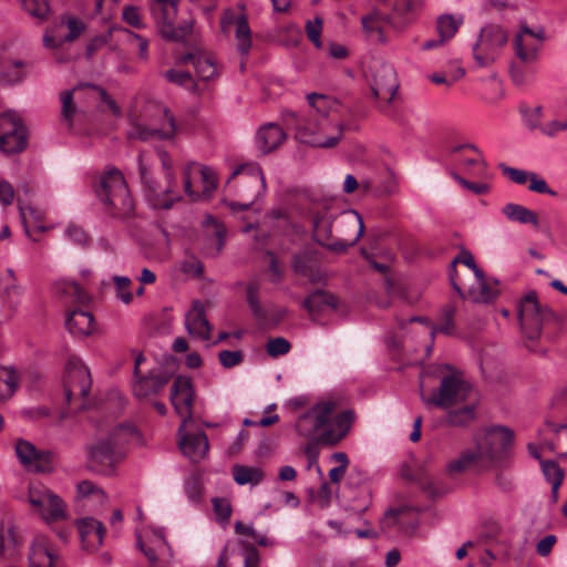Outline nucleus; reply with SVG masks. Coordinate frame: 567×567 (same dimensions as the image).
I'll return each mask as SVG.
<instances>
[{
  "label": "nucleus",
  "instance_id": "nucleus-12",
  "mask_svg": "<svg viewBox=\"0 0 567 567\" xmlns=\"http://www.w3.org/2000/svg\"><path fill=\"white\" fill-rule=\"evenodd\" d=\"M184 190L192 200L202 195L209 196L217 187L215 171L196 162H188L183 168Z\"/></svg>",
  "mask_w": 567,
  "mask_h": 567
},
{
  "label": "nucleus",
  "instance_id": "nucleus-10",
  "mask_svg": "<svg viewBox=\"0 0 567 567\" xmlns=\"http://www.w3.org/2000/svg\"><path fill=\"white\" fill-rule=\"evenodd\" d=\"M28 501L47 523L66 518V505L63 499L41 483H32L29 486Z\"/></svg>",
  "mask_w": 567,
  "mask_h": 567
},
{
  "label": "nucleus",
  "instance_id": "nucleus-34",
  "mask_svg": "<svg viewBox=\"0 0 567 567\" xmlns=\"http://www.w3.org/2000/svg\"><path fill=\"white\" fill-rule=\"evenodd\" d=\"M128 189L121 171L116 168H109L100 178L96 195L101 203L106 200V197H112L120 193V189Z\"/></svg>",
  "mask_w": 567,
  "mask_h": 567
},
{
  "label": "nucleus",
  "instance_id": "nucleus-31",
  "mask_svg": "<svg viewBox=\"0 0 567 567\" xmlns=\"http://www.w3.org/2000/svg\"><path fill=\"white\" fill-rule=\"evenodd\" d=\"M285 140V131L276 123H267L256 133V145L262 154L275 151Z\"/></svg>",
  "mask_w": 567,
  "mask_h": 567
},
{
  "label": "nucleus",
  "instance_id": "nucleus-48",
  "mask_svg": "<svg viewBox=\"0 0 567 567\" xmlns=\"http://www.w3.org/2000/svg\"><path fill=\"white\" fill-rule=\"evenodd\" d=\"M23 65L21 60L6 62L0 69V83L16 84L20 82L24 76Z\"/></svg>",
  "mask_w": 567,
  "mask_h": 567
},
{
  "label": "nucleus",
  "instance_id": "nucleus-49",
  "mask_svg": "<svg viewBox=\"0 0 567 567\" xmlns=\"http://www.w3.org/2000/svg\"><path fill=\"white\" fill-rule=\"evenodd\" d=\"M123 33L125 35L126 44L131 49L136 51L138 59L143 62L148 61V58H150L148 40L128 29H124Z\"/></svg>",
  "mask_w": 567,
  "mask_h": 567
},
{
  "label": "nucleus",
  "instance_id": "nucleus-58",
  "mask_svg": "<svg viewBox=\"0 0 567 567\" xmlns=\"http://www.w3.org/2000/svg\"><path fill=\"white\" fill-rule=\"evenodd\" d=\"M290 348L289 341L282 337L271 338L266 343V351L272 358L287 354Z\"/></svg>",
  "mask_w": 567,
  "mask_h": 567
},
{
  "label": "nucleus",
  "instance_id": "nucleus-20",
  "mask_svg": "<svg viewBox=\"0 0 567 567\" xmlns=\"http://www.w3.org/2000/svg\"><path fill=\"white\" fill-rule=\"evenodd\" d=\"M171 380V374L167 372L151 371L147 375L135 377L133 383V394L140 401H152L157 396Z\"/></svg>",
  "mask_w": 567,
  "mask_h": 567
},
{
  "label": "nucleus",
  "instance_id": "nucleus-11",
  "mask_svg": "<svg viewBox=\"0 0 567 567\" xmlns=\"http://www.w3.org/2000/svg\"><path fill=\"white\" fill-rule=\"evenodd\" d=\"M518 318L526 338L535 340L540 336L544 324L554 319V313L547 307H542L536 292L530 291L520 301Z\"/></svg>",
  "mask_w": 567,
  "mask_h": 567
},
{
  "label": "nucleus",
  "instance_id": "nucleus-7",
  "mask_svg": "<svg viewBox=\"0 0 567 567\" xmlns=\"http://www.w3.org/2000/svg\"><path fill=\"white\" fill-rule=\"evenodd\" d=\"M421 400L426 406H436L441 409H451L454 405L464 403L471 395L472 386L465 381L461 373H452L441 380L437 392L431 395L423 393V386L420 385Z\"/></svg>",
  "mask_w": 567,
  "mask_h": 567
},
{
  "label": "nucleus",
  "instance_id": "nucleus-8",
  "mask_svg": "<svg viewBox=\"0 0 567 567\" xmlns=\"http://www.w3.org/2000/svg\"><path fill=\"white\" fill-rule=\"evenodd\" d=\"M138 169L145 197L150 205L155 209H168L174 203L182 199L177 192V182L169 183L156 181L147 165L144 163L143 154L138 155Z\"/></svg>",
  "mask_w": 567,
  "mask_h": 567
},
{
  "label": "nucleus",
  "instance_id": "nucleus-5",
  "mask_svg": "<svg viewBox=\"0 0 567 567\" xmlns=\"http://www.w3.org/2000/svg\"><path fill=\"white\" fill-rule=\"evenodd\" d=\"M227 186L235 188L236 194L247 200L246 203H230V208L246 210L266 192V179L259 164L246 163L239 165L231 173Z\"/></svg>",
  "mask_w": 567,
  "mask_h": 567
},
{
  "label": "nucleus",
  "instance_id": "nucleus-60",
  "mask_svg": "<svg viewBox=\"0 0 567 567\" xmlns=\"http://www.w3.org/2000/svg\"><path fill=\"white\" fill-rule=\"evenodd\" d=\"M322 25L323 21L321 18L318 17L315 18L313 20H308L306 23L307 37L317 49L322 48V42L320 38L322 32Z\"/></svg>",
  "mask_w": 567,
  "mask_h": 567
},
{
  "label": "nucleus",
  "instance_id": "nucleus-51",
  "mask_svg": "<svg viewBox=\"0 0 567 567\" xmlns=\"http://www.w3.org/2000/svg\"><path fill=\"white\" fill-rule=\"evenodd\" d=\"M167 82L183 86L192 92H195L196 84L192 74L187 71H179L175 69L167 70L161 74Z\"/></svg>",
  "mask_w": 567,
  "mask_h": 567
},
{
  "label": "nucleus",
  "instance_id": "nucleus-44",
  "mask_svg": "<svg viewBox=\"0 0 567 567\" xmlns=\"http://www.w3.org/2000/svg\"><path fill=\"white\" fill-rule=\"evenodd\" d=\"M475 420V404L466 403L460 409H451L446 415V423L451 426L465 427Z\"/></svg>",
  "mask_w": 567,
  "mask_h": 567
},
{
  "label": "nucleus",
  "instance_id": "nucleus-19",
  "mask_svg": "<svg viewBox=\"0 0 567 567\" xmlns=\"http://www.w3.org/2000/svg\"><path fill=\"white\" fill-rule=\"evenodd\" d=\"M544 39L545 34L542 28L534 31L527 25H523L513 42L516 56L524 63L536 61Z\"/></svg>",
  "mask_w": 567,
  "mask_h": 567
},
{
  "label": "nucleus",
  "instance_id": "nucleus-36",
  "mask_svg": "<svg viewBox=\"0 0 567 567\" xmlns=\"http://www.w3.org/2000/svg\"><path fill=\"white\" fill-rule=\"evenodd\" d=\"M231 474L238 485L257 486L265 480V472L260 466L236 464L231 467Z\"/></svg>",
  "mask_w": 567,
  "mask_h": 567
},
{
  "label": "nucleus",
  "instance_id": "nucleus-1",
  "mask_svg": "<svg viewBox=\"0 0 567 567\" xmlns=\"http://www.w3.org/2000/svg\"><path fill=\"white\" fill-rule=\"evenodd\" d=\"M337 402L321 400L301 413L296 422L295 430L303 439L318 444L334 446L350 432L354 421V413L346 410L333 416Z\"/></svg>",
  "mask_w": 567,
  "mask_h": 567
},
{
  "label": "nucleus",
  "instance_id": "nucleus-42",
  "mask_svg": "<svg viewBox=\"0 0 567 567\" xmlns=\"http://www.w3.org/2000/svg\"><path fill=\"white\" fill-rule=\"evenodd\" d=\"M23 292L24 287L18 280L6 281L1 292L4 309L11 313L16 312L20 306Z\"/></svg>",
  "mask_w": 567,
  "mask_h": 567
},
{
  "label": "nucleus",
  "instance_id": "nucleus-29",
  "mask_svg": "<svg viewBox=\"0 0 567 567\" xmlns=\"http://www.w3.org/2000/svg\"><path fill=\"white\" fill-rule=\"evenodd\" d=\"M303 307L310 318L317 321L321 316L333 312L337 309V299L332 293L319 289L311 292L303 300Z\"/></svg>",
  "mask_w": 567,
  "mask_h": 567
},
{
  "label": "nucleus",
  "instance_id": "nucleus-37",
  "mask_svg": "<svg viewBox=\"0 0 567 567\" xmlns=\"http://www.w3.org/2000/svg\"><path fill=\"white\" fill-rule=\"evenodd\" d=\"M19 540L11 522L0 525V558H14L18 554Z\"/></svg>",
  "mask_w": 567,
  "mask_h": 567
},
{
  "label": "nucleus",
  "instance_id": "nucleus-26",
  "mask_svg": "<svg viewBox=\"0 0 567 567\" xmlns=\"http://www.w3.org/2000/svg\"><path fill=\"white\" fill-rule=\"evenodd\" d=\"M185 328L193 338L207 341L210 339L212 327L205 316V307L200 301H194L185 316Z\"/></svg>",
  "mask_w": 567,
  "mask_h": 567
},
{
  "label": "nucleus",
  "instance_id": "nucleus-22",
  "mask_svg": "<svg viewBox=\"0 0 567 567\" xmlns=\"http://www.w3.org/2000/svg\"><path fill=\"white\" fill-rule=\"evenodd\" d=\"M59 559L56 549L45 536L34 537L28 556L29 567H56Z\"/></svg>",
  "mask_w": 567,
  "mask_h": 567
},
{
  "label": "nucleus",
  "instance_id": "nucleus-23",
  "mask_svg": "<svg viewBox=\"0 0 567 567\" xmlns=\"http://www.w3.org/2000/svg\"><path fill=\"white\" fill-rule=\"evenodd\" d=\"M178 446L183 454L192 460L198 462L203 460L209 450L208 437L203 431L195 433L187 432V427L181 432L178 429Z\"/></svg>",
  "mask_w": 567,
  "mask_h": 567
},
{
  "label": "nucleus",
  "instance_id": "nucleus-63",
  "mask_svg": "<svg viewBox=\"0 0 567 567\" xmlns=\"http://www.w3.org/2000/svg\"><path fill=\"white\" fill-rule=\"evenodd\" d=\"M123 20L135 29H143V23L140 9L135 6H125L122 11Z\"/></svg>",
  "mask_w": 567,
  "mask_h": 567
},
{
  "label": "nucleus",
  "instance_id": "nucleus-28",
  "mask_svg": "<svg viewBox=\"0 0 567 567\" xmlns=\"http://www.w3.org/2000/svg\"><path fill=\"white\" fill-rule=\"evenodd\" d=\"M203 226L205 228L204 252L207 256L215 257L224 247L226 229L221 223L210 215L205 217Z\"/></svg>",
  "mask_w": 567,
  "mask_h": 567
},
{
  "label": "nucleus",
  "instance_id": "nucleus-35",
  "mask_svg": "<svg viewBox=\"0 0 567 567\" xmlns=\"http://www.w3.org/2000/svg\"><path fill=\"white\" fill-rule=\"evenodd\" d=\"M69 332L75 337H87L94 330V318L92 313L83 310L71 311L65 320Z\"/></svg>",
  "mask_w": 567,
  "mask_h": 567
},
{
  "label": "nucleus",
  "instance_id": "nucleus-46",
  "mask_svg": "<svg viewBox=\"0 0 567 567\" xmlns=\"http://www.w3.org/2000/svg\"><path fill=\"white\" fill-rule=\"evenodd\" d=\"M477 464L485 465L476 449L467 450L463 452L456 460L450 462L449 471L452 473H461Z\"/></svg>",
  "mask_w": 567,
  "mask_h": 567
},
{
  "label": "nucleus",
  "instance_id": "nucleus-57",
  "mask_svg": "<svg viewBox=\"0 0 567 567\" xmlns=\"http://www.w3.org/2000/svg\"><path fill=\"white\" fill-rule=\"evenodd\" d=\"M247 302L248 306L254 313V316L258 319H265L267 312L262 308L258 299V286L255 284H250L247 287Z\"/></svg>",
  "mask_w": 567,
  "mask_h": 567
},
{
  "label": "nucleus",
  "instance_id": "nucleus-24",
  "mask_svg": "<svg viewBox=\"0 0 567 567\" xmlns=\"http://www.w3.org/2000/svg\"><path fill=\"white\" fill-rule=\"evenodd\" d=\"M78 527L81 546L84 550L94 551L103 543L105 528L103 524L94 517H82L75 522Z\"/></svg>",
  "mask_w": 567,
  "mask_h": 567
},
{
  "label": "nucleus",
  "instance_id": "nucleus-39",
  "mask_svg": "<svg viewBox=\"0 0 567 567\" xmlns=\"http://www.w3.org/2000/svg\"><path fill=\"white\" fill-rule=\"evenodd\" d=\"M502 213L512 221H517L524 225L530 224L535 227L539 225L537 214L519 204L508 203L502 208Z\"/></svg>",
  "mask_w": 567,
  "mask_h": 567
},
{
  "label": "nucleus",
  "instance_id": "nucleus-30",
  "mask_svg": "<svg viewBox=\"0 0 567 567\" xmlns=\"http://www.w3.org/2000/svg\"><path fill=\"white\" fill-rule=\"evenodd\" d=\"M107 215L115 219L126 220L134 215V202L128 189H120L118 194L106 197L102 203Z\"/></svg>",
  "mask_w": 567,
  "mask_h": 567
},
{
  "label": "nucleus",
  "instance_id": "nucleus-40",
  "mask_svg": "<svg viewBox=\"0 0 567 567\" xmlns=\"http://www.w3.org/2000/svg\"><path fill=\"white\" fill-rule=\"evenodd\" d=\"M20 386V374L13 367H0V401L8 400Z\"/></svg>",
  "mask_w": 567,
  "mask_h": 567
},
{
  "label": "nucleus",
  "instance_id": "nucleus-6",
  "mask_svg": "<svg viewBox=\"0 0 567 567\" xmlns=\"http://www.w3.org/2000/svg\"><path fill=\"white\" fill-rule=\"evenodd\" d=\"M179 0H153L151 14L163 39L173 42L184 41L193 31V22L184 21L175 27Z\"/></svg>",
  "mask_w": 567,
  "mask_h": 567
},
{
  "label": "nucleus",
  "instance_id": "nucleus-62",
  "mask_svg": "<svg viewBox=\"0 0 567 567\" xmlns=\"http://www.w3.org/2000/svg\"><path fill=\"white\" fill-rule=\"evenodd\" d=\"M218 359L224 368L230 369L239 365L243 362L244 353L240 350H223L218 353Z\"/></svg>",
  "mask_w": 567,
  "mask_h": 567
},
{
  "label": "nucleus",
  "instance_id": "nucleus-53",
  "mask_svg": "<svg viewBox=\"0 0 567 567\" xmlns=\"http://www.w3.org/2000/svg\"><path fill=\"white\" fill-rule=\"evenodd\" d=\"M76 493L79 498L87 499L90 495H97V504H105L107 497L104 491L91 481H82L76 485Z\"/></svg>",
  "mask_w": 567,
  "mask_h": 567
},
{
  "label": "nucleus",
  "instance_id": "nucleus-21",
  "mask_svg": "<svg viewBox=\"0 0 567 567\" xmlns=\"http://www.w3.org/2000/svg\"><path fill=\"white\" fill-rule=\"evenodd\" d=\"M137 545L152 566H155L159 556L169 554L171 550L162 529L143 530L137 535Z\"/></svg>",
  "mask_w": 567,
  "mask_h": 567
},
{
  "label": "nucleus",
  "instance_id": "nucleus-3",
  "mask_svg": "<svg viewBox=\"0 0 567 567\" xmlns=\"http://www.w3.org/2000/svg\"><path fill=\"white\" fill-rule=\"evenodd\" d=\"M329 207H321L312 214L313 239L327 249L342 254L349 247L354 246L364 231L361 215L355 210H347L341 214L337 226V236H332V221L337 217Z\"/></svg>",
  "mask_w": 567,
  "mask_h": 567
},
{
  "label": "nucleus",
  "instance_id": "nucleus-55",
  "mask_svg": "<svg viewBox=\"0 0 567 567\" xmlns=\"http://www.w3.org/2000/svg\"><path fill=\"white\" fill-rule=\"evenodd\" d=\"M23 128L22 121L16 112L8 111L0 115V134L12 133Z\"/></svg>",
  "mask_w": 567,
  "mask_h": 567
},
{
  "label": "nucleus",
  "instance_id": "nucleus-43",
  "mask_svg": "<svg viewBox=\"0 0 567 567\" xmlns=\"http://www.w3.org/2000/svg\"><path fill=\"white\" fill-rule=\"evenodd\" d=\"M27 146L25 128L0 134V151L6 154L22 152Z\"/></svg>",
  "mask_w": 567,
  "mask_h": 567
},
{
  "label": "nucleus",
  "instance_id": "nucleus-15",
  "mask_svg": "<svg viewBox=\"0 0 567 567\" xmlns=\"http://www.w3.org/2000/svg\"><path fill=\"white\" fill-rule=\"evenodd\" d=\"M92 385L89 369L78 357H70L65 365L64 395L68 402L74 398H85Z\"/></svg>",
  "mask_w": 567,
  "mask_h": 567
},
{
  "label": "nucleus",
  "instance_id": "nucleus-14",
  "mask_svg": "<svg viewBox=\"0 0 567 567\" xmlns=\"http://www.w3.org/2000/svg\"><path fill=\"white\" fill-rule=\"evenodd\" d=\"M513 432L503 426L484 430L476 436V451L485 464L497 460L512 444Z\"/></svg>",
  "mask_w": 567,
  "mask_h": 567
},
{
  "label": "nucleus",
  "instance_id": "nucleus-64",
  "mask_svg": "<svg viewBox=\"0 0 567 567\" xmlns=\"http://www.w3.org/2000/svg\"><path fill=\"white\" fill-rule=\"evenodd\" d=\"M157 156L164 172V179L169 181V183L176 182L175 173L173 169L174 163L171 155L164 150H157Z\"/></svg>",
  "mask_w": 567,
  "mask_h": 567
},
{
  "label": "nucleus",
  "instance_id": "nucleus-13",
  "mask_svg": "<svg viewBox=\"0 0 567 567\" xmlns=\"http://www.w3.org/2000/svg\"><path fill=\"white\" fill-rule=\"evenodd\" d=\"M85 30L86 24L82 19L71 13H63L56 23L45 30L43 45L47 49L59 50L65 43L79 39Z\"/></svg>",
  "mask_w": 567,
  "mask_h": 567
},
{
  "label": "nucleus",
  "instance_id": "nucleus-38",
  "mask_svg": "<svg viewBox=\"0 0 567 567\" xmlns=\"http://www.w3.org/2000/svg\"><path fill=\"white\" fill-rule=\"evenodd\" d=\"M476 282L473 284L468 290V297L473 302L476 303H487L493 301L498 290L496 287L491 286L486 278L484 272H482L481 277H475Z\"/></svg>",
  "mask_w": 567,
  "mask_h": 567
},
{
  "label": "nucleus",
  "instance_id": "nucleus-4",
  "mask_svg": "<svg viewBox=\"0 0 567 567\" xmlns=\"http://www.w3.org/2000/svg\"><path fill=\"white\" fill-rule=\"evenodd\" d=\"M137 435V431L133 425H120L113 431L110 440H101L90 449L89 464L91 470L103 474L111 475L123 454L117 446L130 442Z\"/></svg>",
  "mask_w": 567,
  "mask_h": 567
},
{
  "label": "nucleus",
  "instance_id": "nucleus-41",
  "mask_svg": "<svg viewBox=\"0 0 567 567\" xmlns=\"http://www.w3.org/2000/svg\"><path fill=\"white\" fill-rule=\"evenodd\" d=\"M54 292L71 302H85L87 296L78 282L68 279L58 280L54 284Z\"/></svg>",
  "mask_w": 567,
  "mask_h": 567
},
{
  "label": "nucleus",
  "instance_id": "nucleus-25",
  "mask_svg": "<svg viewBox=\"0 0 567 567\" xmlns=\"http://www.w3.org/2000/svg\"><path fill=\"white\" fill-rule=\"evenodd\" d=\"M399 89L395 71L389 65H382L374 74L371 86L377 100L390 103Z\"/></svg>",
  "mask_w": 567,
  "mask_h": 567
},
{
  "label": "nucleus",
  "instance_id": "nucleus-50",
  "mask_svg": "<svg viewBox=\"0 0 567 567\" xmlns=\"http://www.w3.org/2000/svg\"><path fill=\"white\" fill-rule=\"evenodd\" d=\"M462 23V19H455L451 14H443L437 19L436 29L441 38V42H445L454 37L458 27Z\"/></svg>",
  "mask_w": 567,
  "mask_h": 567
},
{
  "label": "nucleus",
  "instance_id": "nucleus-45",
  "mask_svg": "<svg viewBox=\"0 0 567 567\" xmlns=\"http://www.w3.org/2000/svg\"><path fill=\"white\" fill-rule=\"evenodd\" d=\"M195 72L200 80L209 81L218 76V68L213 55L202 52L195 60Z\"/></svg>",
  "mask_w": 567,
  "mask_h": 567
},
{
  "label": "nucleus",
  "instance_id": "nucleus-47",
  "mask_svg": "<svg viewBox=\"0 0 567 567\" xmlns=\"http://www.w3.org/2000/svg\"><path fill=\"white\" fill-rule=\"evenodd\" d=\"M542 471L548 483L551 484V493L557 498L559 486L564 478V472L554 461H540Z\"/></svg>",
  "mask_w": 567,
  "mask_h": 567
},
{
  "label": "nucleus",
  "instance_id": "nucleus-27",
  "mask_svg": "<svg viewBox=\"0 0 567 567\" xmlns=\"http://www.w3.org/2000/svg\"><path fill=\"white\" fill-rule=\"evenodd\" d=\"M362 28L367 35L380 43H386L389 29L399 30L388 14L373 11L361 19Z\"/></svg>",
  "mask_w": 567,
  "mask_h": 567
},
{
  "label": "nucleus",
  "instance_id": "nucleus-32",
  "mask_svg": "<svg viewBox=\"0 0 567 567\" xmlns=\"http://www.w3.org/2000/svg\"><path fill=\"white\" fill-rule=\"evenodd\" d=\"M292 269L311 282H318L321 279L318 255L313 250H305L293 256Z\"/></svg>",
  "mask_w": 567,
  "mask_h": 567
},
{
  "label": "nucleus",
  "instance_id": "nucleus-61",
  "mask_svg": "<svg viewBox=\"0 0 567 567\" xmlns=\"http://www.w3.org/2000/svg\"><path fill=\"white\" fill-rule=\"evenodd\" d=\"M61 102L62 118L68 123L69 126H71L73 116L76 113V106L73 103V91L63 92L61 94Z\"/></svg>",
  "mask_w": 567,
  "mask_h": 567
},
{
  "label": "nucleus",
  "instance_id": "nucleus-52",
  "mask_svg": "<svg viewBox=\"0 0 567 567\" xmlns=\"http://www.w3.org/2000/svg\"><path fill=\"white\" fill-rule=\"evenodd\" d=\"M268 226L275 228L276 231L287 234L292 227L291 221L286 213L275 209L269 213L265 221Z\"/></svg>",
  "mask_w": 567,
  "mask_h": 567
},
{
  "label": "nucleus",
  "instance_id": "nucleus-9",
  "mask_svg": "<svg viewBox=\"0 0 567 567\" xmlns=\"http://www.w3.org/2000/svg\"><path fill=\"white\" fill-rule=\"evenodd\" d=\"M508 35L499 25H486L473 45V56L480 68L493 65L507 43Z\"/></svg>",
  "mask_w": 567,
  "mask_h": 567
},
{
  "label": "nucleus",
  "instance_id": "nucleus-56",
  "mask_svg": "<svg viewBox=\"0 0 567 567\" xmlns=\"http://www.w3.org/2000/svg\"><path fill=\"white\" fill-rule=\"evenodd\" d=\"M23 9L32 17L43 20L49 13L48 0H20Z\"/></svg>",
  "mask_w": 567,
  "mask_h": 567
},
{
  "label": "nucleus",
  "instance_id": "nucleus-17",
  "mask_svg": "<svg viewBox=\"0 0 567 567\" xmlns=\"http://www.w3.org/2000/svg\"><path fill=\"white\" fill-rule=\"evenodd\" d=\"M16 455L22 466L35 473H51L53 471V453L39 450L31 442L19 439L14 445Z\"/></svg>",
  "mask_w": 567,
  "mask_h": 567
},
{
  "label": "nucleus",
  "instance_id": "nucleus-18",
  "mask_svg": "<svg viewBox=\"0 0 567 567\" xmlns=\"http://www.w3.org/2000/svg\"><path fill=\"white\" fill-rule=\"evenodd\" d=\"M158 118L161 120L158 125L145 126L142 124H135L130 130L128 137L144 142L151 140L173 138L176 135L177 127L172 112L165 106H159Z\"/></svg>",
  "mask_w": 567,
  "mask_h": 567
},
{
  "label": "nucleus",
  "instance_id": "nucleus-2",
  "mask_svg": "<svg viewBox=\"0 0 567 567\" xmlns=\"http://www.w3.org/2000/svg\"><path fill=\"white\" fill-rule=\"evenodd\" d=\"M309 110L303 115L288 113L286 121L293 124L297 137L300 142L313 147H333L341 140L343 126L341 123H332L324 112L327 97L322 94L310 93L307 95Z\"/></svg>",
  "mask_w": 567,
  "mask_h": 567
},
{
  "label": "nucleus",
  "instance_id": "nucleus-33",
  "mask_svg": "<svg viewBox=\"0 0 567 567\" xmlns=\"http://www.w3.org/2000/svg\"><path fill=\"white\" fill-rule=\"evenodd\" d=\"M223 25L235 23V38L237 49L241 55H247L251 49V31L244 13L234 17L233 12H227L221 20Z\"/></svg>",
  "mask_w": 567,
  "mask_h": 567
},
{
  "label": "nucleus",
  "instance_id": "nucleus-16",
  "mask_svg": "<svg viewBox=\"0 0 567 567\" xmlns=\"http://www.w3.org/2000/svg\"><path fill=\"white\" fill-rule=\"evenodd\" d=\"M169 400L175 412L182 417V432L188 424L193 423L195 390L192 380L183 375L176 377L172 385Z\"/></svg>",
  "mask_w": 567,
  "mask_h": 567
},
{
  "label": "nucleus",
  "instance_id": "nucleus-59",
  "mask_svg": "<svg viewBox=\"0 0 567 567\" xmlns=\"http://www.w3.org/2000/svg\"><path fill=\"white\" fill-rule=\"evenodd\" d=\"M115 288H116V297L125 305L130 303L133 299V295L130 291L132 281L128 277L125 276H115L113 278Z\"/></svg>",
  "mask_w": 567,
  "mask_h": 567
},
{
  "label": "nucleus",
  "instance_id": "nucleus-54",
  "mask_svg": "<svg viewBox=\"0 0 567 567\" xmlns=\"http://www.w3.org/2000/svg\"><path fill=\"white\" fill-rule=\"evenodd\" d=\"M554 431L557 434V442H546L540 449H547L557 455L565 456L567 455V426L561 425L557 429L555 427Z\"/></svg>",
  "mask_w": 567,
  "mask_h": 567
}]
</instances>
